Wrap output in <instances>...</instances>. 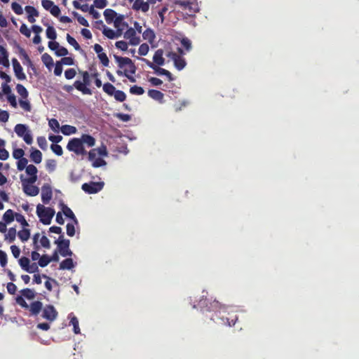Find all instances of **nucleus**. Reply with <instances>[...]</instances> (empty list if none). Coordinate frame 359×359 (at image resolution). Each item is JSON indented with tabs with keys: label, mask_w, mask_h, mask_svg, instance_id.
Here are the masks:
<instances>
[{
	"label": "nucleus",
	"mask_w": 359,
	"mask_h": 359,
	"mask_svg": "<svg viewBox=\"0 0 359 359\" xmlns=\"http://www.w3.org/2000/svg\"><path fill=\"white\" fill-rule=\"evenodd\" d=\"M61 132L63 135H72V133H76L77 129L75 126H71V125H63L60 128Z\"/></svg>",
	"instance_id": "nucleus-31"
},
{
	"label": "nucleus",
	"mask_w": 359,
	"mask_h": 359,
	"mask_svg": "<svg viewBox=\"0 0 359 359\" xmlns=\"http://www.w3.org/2000/svg\"><path fill=\"white\" fill-rule=\"evenodd\" d=\"M19 53L20 55L25 60H26L29 64H32V59H30L27 51H25V50L23 49V48H21V46H19Z\"/></svg>",
	"instance_id": "nucleus-57"
},
{
	"label": "nucleus",
	"mask_w": 359,
	"mask_h": 359,
	"mask_svg": "<svg viewBox=\"0 0 359 359\" xmlns=\"http://www.w3.org/2000/svg\"><path fill=\"white\" fill-rule=\"evenodd\" d=\"M41 60L48 67H50V66L54 65L53 59L50 54H48V53H44V54L42 55Z\"/></svg>",
	"instance_id": "nucleus-35"
},
{
	"label": "nucleus",
	"mask_w": 359,
	"mask_h": 359,
	"mask_svg": "<svg viewBox=\"0 0 359 359\" xmlns=\"http://www.w3.org/2000/svg\"><path fill=\"white\" fill-rule=\"evenodd\" d=\"M30 157L34 163L39 164L42 160V153L41 150L32 149L30 154Z\"/></svg>",
	"instance_id": "nucleus-28"
},
{
	"label": "nucleus",
	"mask_w": 359,
	"mask_h": 359,
	"mask_svg": "<svg viewBox=\"0 0 359 359\" xmlns=\"http://www.w3.org/2000/svg\"><path fill=\"white\" fill-rule=\"evenodd\" d=\"M114 57L118 66V69L116 71L118 75H125V76H127L128 72H136L137 67L130 57L119 55H114Z\"/></svg>",
	"instance_id": "nucleus-2"
},
{
	"label": "nucleus",
	"mask_w": 359,
	"mask_h": 359,
	"mask_svg": "<svg viewBox=\"0 0 359 359\" xmlns=\"http://www.w3.org/2000/svg\"><path fill=\"white\" fill-rule=\"evenodd\" d=\"M53 197V189L49 184H44L41 187V201L48 204Z\"/></svg>",
	"instance_id": "nucleus-15"
},
{
	"label": "nucleus",
	"mask_w": 359,
	"mask_h": 359,
	"mask_svg": "<svg viewBox=\"0 0 359 359\" xmlns=\"http://www.w3.org/2000/svg\"><path fill=\"white\" fill-rule=\"evenodd\" d=\"M67 40L69 43V44L73 46L75 50H81V48L80 47L78 41H76V39H74V37H72L71 34H67Z\"/></svg>",
	"instance_id": "nucleus-39"
},
{
	"label": "nucleus",
	"mask_w": 359,
	"mask_h": 359,
	"mask_svg": "<svg viewBox=\"0 0 359 359\" xmlns=\"http://www.w3.org/2000/svg\"><path fill=\"white\" fill-rule=\"evenodd\" d=\"M23 190L27 195H29L30 196H36L40 191L36 185L29 184V182L26 184L25 180L23 181Z\"/></svg>",
	"instance_id": "nucleus-18"
},
{
	"label": "nucleus",
	"mask_w": 359,
	"mask_h": 359,
	"mask_svg": "<svg viewBox=\"0 0 359 359\" xmlns=\"http://www.w3.org/2000/svg\"><path fill=\"white\" fill-rule=\"evenodd\" d=\"M11 8L14 11L17 15H21V13H23V9L20 5V4L18 3H12L11 4Z\"/></svg>",
	"instance_id": "nucleus-58"
},
{
	"label": "nucleus",
	"mask_w": 359,
	"mask_h": 359,
	"mask_svg": "<svg viewBox=\"0 0 359 359\" xmlns=\"http://www.w3.org/2000/svg\"><path fill=\"white\" fill-rule=\"evenodd\" d=\"M16 90L22 98H27L29 96L27 88H26L24 85H22V83H17Z\"/></svg>",
	"instance_id": "nucleus-32"
},
{
	"label": "nucleus",
	"mask_w": 359,
	"mask_h": 359,
	"mask_svg": "<svg viewBox=\"0 0 359 359\" xmlns=\"http://www.w3.org/2000/svg\"><path fill=\"white\" fill-rule=\"evenodd\" d=\"M70 323L74 326V331L75 334H79L81 328L78 318H76V316H73V318H71Z\"/></svg>",
	"instance_id": "nucleus-44"
},
{
	"label": "nucleus",
	"mask_w": 359,
	"mask_h": 359,
	"mask_svg": "<svg viewBox=\"0 0 359 359\" xmlns=\"http://www.w3.org/2000/svg\"><path fill=\"white\" fill-rule=\"evenodd\" d=\"M41 5L45 10L50 11L53 16H59L60 13H61V10L59 6L55 5L52 0H42Z\"/></svg>",
	"instance_id": "nucleus-14"
},
{
	"label": "nucleus",
	"mask_w": 359,
	"mask_h": 359,
	"mask_svg": "<svg viewBox=\"0 0 359 359\" xmlns=\"http://www.w3.org/2000/svg\"><path fill=\"white\" fill-rule=\"evenodd\" d=\"M142 37L149 41H153L155 39L156 34L151 28H147L142 33Z\"/></svg>",
	"instance_id": "nucleus-34"
},
{
	"label": "nucleus",
	"mask_w": 359,
	"mask_h": 359,
	"mask_svg": "<svg viewBox=\"0 0 359 359\" xmlns=\"http://www.w3.org/2000/svg\"><path fill=\"white\" fill-rule=\"evenodd\" d=\"M103 34H104L108 38L113 39V38H116V32L111 29V28H107V27H104L103 29Z\"/></svg>",
	"instance_id": "nucleus-46"
},
{
	"label": "nucleus",
	"mask_w": 359,
	"mask_h": 359,
	"mask_svg": "<svg viewBox=\"0 0 359 359\" xmlns=\"http://www.w3.org/2000/svg\"><path fill=\"white\" fill-rule=\"evenodd\" d=\"M163 53H164V51L163 49L156 50V51L153 55V63L155 65H157V66L164 65L165 57H163Z\"/></svg>",
	"instance_id": "nucleus-19"
},
{
	"label": "nucleus",
	"mask_w": 359,
	"mask_h": 359,
	"mask_svg": "<svg viewBox=\"0 0 359 359\" xmlns=\"http://www.w3.org/2000/svg\"><path fill=\"white\" fill-rule=\"evenodd\" d=\"M12 65L13 66V69L15 72V75L18 79H20V81H23V79H26V74L23 71V68L20 65L19 60L16 59V57H13L12 59Z\"/></svg>",
	"instance_id": "nucleus-16"
},
{
	"label": "nucleus",
	"mask_w": 359,
	"mask_h": 359,
	"mask_svg": "<svg viewBox=\"0 0 359 359\" xmlns=\"http://www.w3.org/2000/svg\"><path fill=\"white\" fill-rule=\"evenodd\" d=\"M24 141L25 142L28 143L29 144H30V143L33 142V136L32 135L29 130H28L27 126V129L25 132Z\"/></svg>",
	"instance_id": "nucleus-62"
},
{
	"label": "nucleus",
	"mask_w": 359,
	"mask_h": 359,
	"mask_svg": "<svg viewBox=\"0 0 359 359\" xmlns=\"http://www.w3.org/2000/svg\"><path fill=\"white\" fill-rule=\"evenodd\" d=\"M50 149L57 155H62L63 149H62L61 145H59L58 142H57V144H52L50 145Z\"/></svg>",
	"instance_id": "nucleus-52"
},
{
	"label": "nucleus",
	"mask_w": 359,
	"mask_h": 359,
	"mask_svg": "<svg viewBox=\"0 0 359 359\" xmlns=\"http://www.w3.org/2000/svg\"><path fill=\"white\" fill-rule=\"evenodd\" d=\"M27 129L26 125H23V123H18L15 126V132L20 137H22L23 140H25V132Z\"/></svg>",
	"instance_id": "nucleus-37"
},
{
	"label": "nucleus",
	"mask_w": 359,
	"mask_h": 359,
	"mask_svg": "<svg viewBox=\"0 0 359 359\" xmlns=\"http://www.w3.org/2000/svg\"><path fill=\"white\" fill-rule=\"evenodd\" d=\"M74 267V262L72 258H65L60 264V269H72Z\"/></svg>",
	"instance_id": "nucleus-27"
},
{
	"label": "nucleus",
	"mask_w": 359,
	"mask_h": 359,
	"mask_svg": "<svg viewBox=\"0 0 359 359\" xmlns=\"http://www.w3.org/2000/svg\"><path fill=\"white\" fill-rule=\"evenodd\" d=\"M15 215L14 214L13 210H7V211L4 212L3 215V219L6 224V223H11V222H13V219H15Z\"/></svg>",
	"instance_id": "nucleus-33"
},
{
	"label": "nucleus",
	"mask_w": 359,
	"mask_h": 359,
	"mask_svg": "<svg viewBox=\"0 0 359 359\" xmlns=\"http://www.w3.org/2000/svg\"><path fill=\"white\" fill-rule=\"evenodd\" d=\"M55 212V210L50 208V207H45L43 205H38L36 206V214L43 224H50Z\"/></svg>",
	"instance_id": "nucleus-3"
},
{
	"label": "nucleus",
	"mask_w": 359,
	"mask_h": 359,
	"mask_svg": "<svg viewBox=\"0 0 359 359\" xmlns=\"http://www.w3.org/2000/svg\"><path fill=\"white\" fill-rule=\"evenodd\" d=\"M27 158H25L24 156H22V157L20 158V161L17 162V168L19 170H23V169H25L26 170V166H27Z\"/></svg>",
	"instance_id": "nucleus-42"
},
{
	"label": "nucleus",
	"mask_w": 359,
	"mask_h": 359,
	"mask_svg": "<svg viewBox=\"0 0 359 359\" xmlns=\"http://www.w3.org/2000/svg\"><path fill=\"white\" fill-rule=\"evenodd\" d=\"M48 125L55 132H59L60 128H61L59 121L56 118L49 119Z\"/></svg>",
	"instance_id": "nucleus-41"
},
{
	"label": "nucleus",
	"mask_w": 359,
	"mask_h": 359,
	"mask_svg": "<svg viewBox=\"0 0 359 359\" xmlns=\"http://www.w3.org/2000/svg\"><path fill=\"white\" fill-rule=\"evenodd\" d=\"M21 294L23 295V297H25V298L28 299H33L36 295L34 290L30 288L22 289Z\"/></svg>",
	"instance_id": "nucleus-38"
},
{
	"label": "nucleus",
	"mask_w": 359,
	"mask_h": 359,
	"mask_svg": "<svg viewBox=\"0 0 359 359\" xmlns=\"http://www.w3.org/2000/svg\"><path fill=\"white\" fill-rule=\"evenodd\" d=\"M69 51L67 48H64V46H60V43H58V48L56 51L57 56H62L65 57L66 55H68Z\"/></svg>",
	"instance_id": "nucleus-63"
},
{
	"label": "nucleus",
	"mask_w": 359,
	"mask_h": 359,
	"mask_svg": "<svg viewBox=\"0 0 359 359\" xmlns=\"http://www.w3.org/2000/svg\"><path fill=\"white\" fill-rule=\"evenodd\" d=\"M144 92L145 90L142 86H137V85H134L130 88V93L133 95H143Z\"/></svg>",
	"instance_id": "nucleus-43"
},
{
	"label": "nucleus",
	"mask_w": 359,
	"mask_h": 359,
	"mask_svg": "<svg viewBox=\"0 0 359 359\" xmlns=\"http://www.w3.org/2000/svg\"><path fill=\"white\" fill-rule=\"evenodd\" d=\"M50 262V256L48 255H43L40 256L38 264L41 267H46Z\"/></svg>",
	"instance_id": "nucleus-40"
},
{
	"label": "nucleus",
	"mask_w": 359,
	"mask_h": 359,
	"mask_svg": "<svg viewBox=\"0 0 359 359\" xmlns=\"http://www.w3.org/2000/svg\"><path fill=\"white\" fill-rule=\"evenodd\" d=\"M103 90L109 96H114L116 101L122 102V101L126 100L127 95L126 93L122 91V90H116L115 86L110 83V82H105L103 84Z\"/></svg>",
	"instance_id": "nucleus-5"
},
{
	"label": "nucleus",
	"mask_w": 359,
	"mask_h": 359,
	"mask_svg": "<svg viewBox=\"0 0 359 359\" xmlns=\"http://www.w3.org/2000/svg\"><path fill=\"white\" fill-rule=\"evenodd\" d=\"M29 263H30V259L28 257H21L19 259L20 266L27 272H29Z\"/></svg>",
	"instance_id": "nucleus-45"
},
{
	"label": "nucleus",
	"mask_w": 359,
	"mask_h": 359,
	"mask_svg": "<svg viewBox=\"0 0 359 359\" xmlns=\"http://www.w3.org/2000/svg\"><path fill=\"white\" fill-rule=\"evenodd\" d=\"M43 307V304L41 301H34L29 306V309L31 314L33 316H37V314L40 313Z\"/></svg>",
	"instance_id": "nucleus-23"
},
{
	"label": "nucleus",
	"mask_w": 359,
	"mask_h": 359,
	"mask_svg": "<svg viewBox=\"0 0 359 359\" xmlns=\"http://www.w3.org/2000/svg\"><path fill=\"white\" fill-rule=\"evenodd\" d=\"M132 8L133 10L142 11V12H147L149 10V5L147 1L144 0H135Z\"/></svg>",
	"instance_id": "nucleus-20"
},
{
	"label": "nucleus",
	"mask_w": 359,
	"mask_h": 359,
	"mask_svg": "<svg viewBox=\"0 0 359 359\" xmlns=\"http://www.w3.org/2000/svg\"><path fill=\"white\" fill-rule=\"evenodd\" d=\"M177 53H173V51H170L168 53V56L172 58L174 62V65L177 70H182L187 65V62L183 57L182 55L184 53V50L182 48H177Z\"/></svg>",
	"instance_id": "nucleus-7"
},
{
	"label": "nucleus",
	"mask_w": 359,
	"mask_h": 359,
	"mask_svg": "<svg viewBox=\"0 0 359 359\" xmlns=\"http://www.w3.org/2000/svg\"><path fill=\"white\" fill-rule=\"evenodd\" d=\"M37 142H38V144L41 147V149H43V150H45V149H46L47 140H46L45 136H38Z\"/></svg>",
	"instance_id": "nucleus-60"
},
{
	"label": "nucleus",
	"mask_w": 359,
	"mask_h": 359,
	"mask_svg": "<svg viewBox=\"0 0 359 359\" xmlns=\"http://www.w3.org/2000/svg\"><path fill=\"white\" fill-rule=\"evenodd\" d=\"M62 59L60 62H57L56 65L54 67V74L55 75H61L62 71H63V67H62Z\"/></svg>",
	"instance_id": "nucleus-53"
},
{
	"label": "nucleus",
	"mask_w": 359,
	"mask_h": 359,
	"mask_svg": "<svg viewBox=\"0 0 359 359\" xmlns=\"http://www.w3.org/2000/svg\"><path fill=\"white\" fill-rule=\"evenodd\" d=\"M26 172L28 174L29 177L25 180V182H28L29 183H34V182L37 181L38 168L36 167V165H27Z\"/></svg>",
	"instance_id": "nucleus-17"
},
{
	"label": "nucleus",
	"mask_w": 359,
	"mask_h": 359,
	"mask_svg": "<svg viewBox=\"0 0 359 359\" xmlns=\"http://www.w3.org/2000/svg\"><path fill=\"white\" fill-rule=\"evenodd\" d=\"M8 263V255L6 252L0 250V265L2 267H5Z\"/></svg>",
	"instance_id": "nucleus-49"
},
{
	"label": "nucleus",
	"mask_w": 359,
	"mask_h": 359,
	"mask_svg": "<svg viewBox=\"0 0 359 359\" xmlns=\"http://www.w3.org/2000/svg\"><path fill=\"white\" fill-rule=\"evenodd\" d=\"M124 38L128 39L130 44H133V46H137L141 41L140 36H138L135 28H133V27H130V28L128 27L124 33Z\"/></svg>",
	"instance_id": "nucleus-12"
},
{
	"label": "nucleus",
	"mask_w": 359,
	"mask_h": 359,
	"mask_svg": "<svg viewBox=\"0 0 359 359\" xmlns=\"http://www.w3.org/2000/svg\"><path fill=\"white\" fill-rule=\"evenodd\" d=\"M181 44L186 50H190L191 48V41L189 40V39H187V37H184V39H182Z\"/></svg>",
	"instance_id": "nucleus-55"
},
{
	"label": "nucleus",
	"mask_w": 359,
	"mask_h": 359,
	"mask_svg": "<svg viewBox=\"0 0 359 359\" xmlns=\"http://www.w3.org/2000/svg\"><path fill=\"white\" fill-rule=\"evenodd\" d=\"M104 185V181H90V182H84L81 188L87 194H96L103 189Z\"/></svg>",
	"instance_id": "nucleus-9"
},
{
	"label": "nucleus",
	"mask_w": 359,
	"mask_h": 359,
	"mask_svg": "<svg viewBox=\"0 0 359 359\" xmlns=\"http://www.w3.org/2000/svg\"><path fill=\"white\" fill-rule=\"evenodd\" d=\"M58 313L53 304H46L43 309L42 317L49 320H54L57 318Z\"/></svg>",
	"instance_id": "nucleus-13"
},
{
	"label": "nucleus",
	"mask_w": 359,
	"mask_h": 359,
	"mask_svg": "<svg viewBox=\"0 0 359 359\" xmlns=\"http://www.w3.org/2000/svg\"><path fill=\"white\" fill-rule=\"evenodd\" d=\"M0 64L6 66V67L10 65L8 50L5 49L1 45H0Z\"/></svg>",
	"instance_id": "nucleus-22"
},
{
	"label": "nucleus",
	"mask_w": 359,
	"mask_h": 359,
	"mask_svg": "<svg viewBox=\"0 0 359 359\" xmlns=\"http://www.w3.org/2000/svg\"><path fill=\"white\" fill-rule=\"evenodd\" d=\"M25 10L27 11L28 15H32V16H39V13L34 6H32V5H27L25 7Z\"/></svg>",
	"instance_id": "nucleus-48"
},
{
	"label": "nucleus",
	"mask_w": 359,
	"mask_h": 359,
	"mask_svg": "<svg viewBox=\"0 0 359 359\" xmlns=\"http://www.w3.org/2000/svg\"><path fill=\"white\" fill-rule=\"evenodd\" d=\"M197 305L201 309L213 311L215 312V317L217 318H219L222 323H224V325L233 326V325H235L238 319L236 313H228L226 315L224 306H222V304H221L219 301H216V299L212 301V299L208 298L207 292L205 294H203L201 298L199 299Z\"/></svg>",
	"instance_id": "nucleus-1"
},
{
	"label": "nucleus",
	"mask_w": 359,
	"mask_h": 359,
	"mask_svg": "<svg viewBox=\"0 0 359 359\" xmlns=\"http://www.w3.org/2000/svg\"><path fill=\"white\" fill-rule=\"evenodd\" d=\"M46 166L49 172H53V170H55L57 163L55 159H48V161H46Z\"/></svg>",
	"instance_id": "nucleus-59"
},
{
	"label": "nucleus",
	"mask_w": 359,
	"mask_h": 359,
	"mask_svg": "<svg viewBox=\"0 0 359 359\" xmlns=\"http://www.w3.org/2000/svg\"><path fill=\"white\" fill-rule=\"evenodd\" d=\"M40 243L41 245L44 248H46V249H49V248H50V242L46 236H43L41 237Z\"/></svg>",
	"instance_id": "nucleus-64"
},
{
	"label": "nucleus",
	"mask_w": 359,
	"mask_h": 359,
	"mask_svg": "<svg viewBox=\"0 0 359 359\" xmlns=\"http://www.w3.org/2000/svg\"><path fill=\"white\" fill-rule=\"evenodd\" d=\"M46 35L49 39H56L57 36V34L53 25H48L46 30Z\"/></svg>",
	"instance_id": "nucleus-36"
},
{
	"label": "nucleus",
	"mask_w": 359,
	"mask_h": 359,
	"mask_svg": "<svg viewBox=\"0 0 359 359\" xmlns=\"http://www.w3.org/2000/svg\"><path fill=\"white\" fill-rule=\"evenodd\" d=\"M57 245V248L62 257H67V255H72L73 252L69 249L70 241L69 239H64L63 234L59 236L58 239L55 241Z\"/></svg>",
	"instance_id": "nucleus-8"
},
{
	"label": "nucleus",
	"mask_w": 359,
	"mask_h": 359,
	"mask_svg": "<svg viewBox=\"0 0 359 359\" xmlns=\"http://www.w3.org/2000/svg\"><path fill=\"white\" fill-rule=\"evenodd\" d=\"M19 104L25 111H31L32 108L29 100H23V99H20L19 101Z\"/></svg>",
	"instance_id": "nucleus-47"
},
{
	"label": "nucleus",
	"mask_w": 359,
	"mask_h": 359,
	"mask_svg": "<svg viewBox=\"0 0 359 359\" xmlns=\"http://www.w3.org/2000/svg\"><path fill=\"white\" fill-rule=\"evenodd\" d=\"M23 155H25V150L22 149V148H17L13 150V156L15 158L20 160L21 156H23Z\"/></svg>",
	"instance_id": "nucleus-56"
},
{
	"label": "nucleus",
	"mask_w": 359,
	"mask_h": 359,
	"mask_svg": "<svg viewBox=\"0 0 359 359\" xmlns=\"http://www.w3.org/2000/svg\"><path fill=\"white\" fill-rule=\"evenodd\" d=\"M62 210L63 211V213L65 214V215H66V217H69V218H71V219H73L74 223H79L78 219H76L74 212L72 211V210H71V208H69V207H68V205H63V203H62Z\"/></svg>",
	"instance_id": "nucleus-25"
},
{
	"label": "nucleus",
	"mask_w": 359,
	"mask_h": 359,
	"mask_svg": "<svg viewBox=\"0 0 359 359\" xmlns=\"http://www.w3.org/2000/svg\"><path fill=\"white\" fill-rule=\"evenodd\" d=\"M67 233L69 236H74L76 233V228L74 224L68 222L66 225Z\"/></svg>",
	"instance_id": "nucleus-50"
},
{
	"label": "nucleus",
	"mask_w": 359,
	"mask_h": 359,
	"mask_svg": "<svg viewBox=\"0 0 359 359\" xmlns=\"http://www.w3.org/2000/svg\"><path fill=\"white\" fill-rule=\"evenodd\" d=\"M100 60L102 65L104 66H109V59L108 58V56L107 55L106 53H103L102 51L100 52Z\"/></svg>",
	"instance_id": "nucleus-54"
},
{
	"label": "nucleus",
	"mask_w": 359,
	"mask_h": 359,
	"mask_svg": "<svg viewBox=\"0 0 359 359\" xmlns=\"http://www.w3.org/2000/svg\"><path fill=\"white\" fill-rule=\"evenodd\" d=\"M76 71L74 68H69L65 72V76L67 79H72L76 75Z\"/></svg>",
	"instance_id": "nucleus-61"
},
{
	"label": "nucleus",
	"mask_w": 359,
	"mask_h": 359,
	"mask_svg": "<svg viewBox=\"0 0 359 359\" xmlns=\"http://www.w3.org/2000/svg\"><path fill=\"white\" fill-rule=\"evenodd\" d=\"M83 82L82 81H75L74 83V86L75 88L78 89L83 95H92L93 91L91 88H88V84L90 83V74L88 72H83Z\"/></svg>",
	"instance_id": "nucleus-6"
},
{
	"label": "nucleus",
	"mask_w": 359,
	"mask_h": 359,
	"mask_svg": "<svg viewBox=\"0 0 359 359\" xmlns=\"http://www.w3.org/2000/svg\"><path fill=\"white\" fill-rule=\"evenodd\" d=\"M149 50V47L148 43H142L138 48V53L140 55H142V56L147 55Z\"/></svg>",
	"instance_id": "nucleus-51"
},
{
	"label": "nucleus",
	"mask_w": 359,
	"mask_h": 359,
	"mask_svg": "<svg viewBox=\"0 0 359 359\" xmlns=\"http://www.w3.org/2000/svg\"><path fill=\"white\" fill-rule=\"evenodd\" d=\"M142 60L158 75H165L168 81H174V77L172 76V73H170V71H168V69L162 68L161 65L158 67V65H154L151 60H148V59H145V57H142Z\"/></svg>",
	"instance_id": "nucleus-10"
},
{
	"label": "nucleus",
	"mask_w": 359,
	"mask_h": 359,
	"mask_svg": "<svg viewBox=\"0 0 359 359\" xmlns=\"http://www.w3.org/2000/svg\"><path fill=\"white\" fill-rule=\"evenodd\" d=\"M114 26L116 29V36H120L123 29L128 26V23L125 21V17L123 14H117L116 13V19L114 20Z\"/></svg>",
	"instance_id": "nucleus-11"
},
{
	"label": "nucleus",
	"mask_w": 359,
	"mask_h": 359,
	"mask_svg": "<svg viewBox=\"0 0 359 359\" xmlns=\"http://www.w3.org/2000/svg\"><path fill=\"white\" fill-rule=\"evenodd\" d=\"M86 144L88 146H90V147H92V146H95L96 143V140L92 135L88 134H83L82 135V144L84 146V144Z\"/></svg>",
	"instance_id": "nucleus-26"
},
{
	"label": "nucleus",
	"mask_w": 359,
	"mask_h": 359,
	"mask_svg": "<svg viewBox=\"0 0 359 359\" xmlns=\"http://www.w3.org/2000/svg\"><path fill=\"white\" fill-rule=\"evenodd\" d=\"M148 95L154 100L159 101V102H163L164 101V94L163 93H161L160 90H156V88H150V90H148Z\"/></svg>",
	"instance_id": "nucleus-21"
},
{
	"label": "nucleus",
	"mask_w": 359,
	"mask_h": 359,
	"mask_svg": "<svg viewBox=\"0 0 359 359\" xmlns=\"http://www.w3.org/2000/svg\"><path fill=\"white\" fill-rule=\"evenodd\" d=\"M18 236L22 241H27L30 237L29 229H26L25 226H24V229L18 231Z\"/></svg>",
	"instance_id": "nucleus-30"
},
{
	"label": "nucleus",
	"mask_w": 359,
	"mask_h": 359,
	"mask_svg": "<svg viewBox=\"0 0 359 359\" xmlns=\"http://www.w3.org/2000/svg\"><path fill=\"white\" fill-rule=\"evenodd\" d=\"M116 15L117 13L116 10L114 9H105L104 11V16L108 24H110V22H112V21L114 24Z\"/></svg>",
	"instance_id": "nucleus-24"
},
{
	"label": "nucleus",
	"mask_w": 359,
	"mask_h": 359,
	"mask_svg": "<svg viewBox=\"0 0 359 359\" xmlns=\"http://www.w3.org/2000/svg\"><path fill=\"white\" fill-rule=\"evenodd\" d=\"M17 236V230L15 227H10L7 233L5 235V239L8 240L9 243L15 241Z\"/></svg>",
	"instance_id": "nucleus-29"
},
{
	"label": "nucleus",
	"mask_w": 359,
	"mask_h": 359,
	"mask_svg": "<svg viewBox=\"0 0 359 359\" xmlns=\"http://www.w3.org/2000/svg\"><path fill=\"white\" fill-rule=\"evenodd\" d=\"M67 149L69 151H73L76 155H86L87 150L83 145L82 136L79 137H73L70 139L67 144Z\"/></svg>",
	"instance_id": "nucleus-4"
}]
</instances>
